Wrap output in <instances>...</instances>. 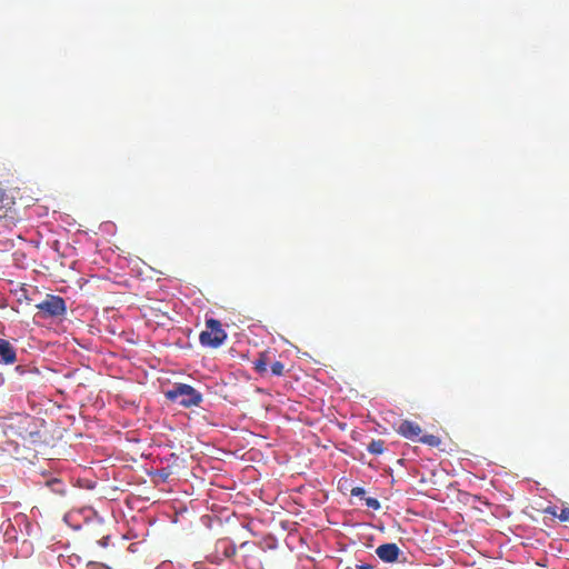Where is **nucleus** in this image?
<instances>
[{
    "mask_svg": "<svg viewBox=\"0 0 569 569\" xmlns=\"http://www.w3.org/2000/svg\"><path fill=\"white\" fill-rule=\"evenodd\" d=\"M164 395L168 400L177 402L183 408L198 407L203 400L202 395L187 383H174L172 389L166 391Z\"/></svg>",
    "mask_w": 569,
    "mask_h": 569,
    "instance_id": "obj_1",
    "label": "nucleus"
},
{
    "mask_svg": "<svg viewBox=\"0 0 569 569\" xmlns=\"http://www.w3.org/2000/svg\"><path fill=\"white\" fill-rule=\"evenodd\" d=\"M227 339V332L219 320L210 318L206 320V329L201 331L199 341L202 347L219 348Z\"/></svg>",
    "mask_w": 569,
    "mask_h": 569,
    "instance_id": "obj_2",
    "label": "nucleus"
},
{
    "mask_svg": "<svg viewBox=\"0 0 569 569\" xmlns=\"http://www.w3.org/2000/svg\"><path fill=\"white\" fill-rule=\"evenodd\" d=\"M37 308L48 317H60L66 313V301L53 295H47L46 299L37 305Z\"/></svg>",
    "mask_w": 569,
    "mask_h": 569,
    "instance_id": "obj_3",
    "label": "nucleus"
},
{
    "mask_svg": "<svg viewBox=\"0 0 569 569\" xmlns=\"http://www.w3.org/2000/svg\"><path fill=\"white\" fill-rule=\"evenodd\" d=\"M398 433L402 437L409 439V440H418L421 437V428L417 422L410 421V420H403L398 429Z\"/></svg>",
    "mask_w": 569,
    "mask_h": 569,
    "instance_id": "obj_4",
    "label": "nucleus"
},
{
    "mask_svg": "<svg viewBox=\"0 0 569 569\" xmlns=\"http://www.w3.org/2000/svg\"><path fill=\"white\" fill-rule=\"evenodd\" d=\"M377 556L385 562L398 560L400 549L396 543H383L376 549Z\"/></svg>",
    "mask_w": 569,
    "mask_h": 569,
    "instance_id": "obj_5",
    "label": "nucleus"
},
{
    "mask_svg": "<svg viewBox=\"0 0 569 569\" xmlns=\"http://www.w3.org/2000/svg\"><path fill=\"white\" fill-rule=\"evenodd\" d=\"M17 360V353L13 346L4 339L0 338V362L12 365Z\"/></svg>",
    "mask_w": 569,
    "mask_h": 569,
    "instance_id": "obj_6",
    "label": "nucleus"
},
{
    "mask_svg": "<svg viewBox=\"0 0 569 569\" xmlns=\"http://www.w3.org/2000/svg\"><path fill=\"white\" fill-rule=\"evenodd\" d=\"M545 513L551 515L562 522L569 521V508L567 507L562 508L560 512H558V508L556 506H549L545 509Z\"/></svg>",
    "mask_w": 569,
    "mask_h": 569,
    "instance_id": "obj_7",
    "label": "nucleus"
},
{
    "mask_svg": "<svg viewBox=\"0 0 569 569\" xmlns=\"http://www.w3.org/2000/svg\"><path fill=\"white\" fill-rule=\"evenodd\" d=\"M46 486L53 492L58 495H64L66 492V486L64 483L58 479V478H51L46 481Z\"/></svg>",
    "mask_w": 569,
    "mask_h": 569,
    "instance_id": "obj_8",
    "label": "nucleus"
},
{
    "mask_svg": "<svg viewBox=\"0 0 569 569\" xmlns=\"http://www.w3.org/2000/svg\"><path fill=\"white\" fill-rule=\"evenodd\" d=\"M367 450L371 455H381L385 451V441L381 439L372 440L368 445Z\"/></svg>",
    "mask_w": 569,
    "mask_h": 569,
    "instance_id": "obj_9",
    "label": "nucleus"
},
{
    "mask_svg": "<svg viewBox=\"0 0 569 569\" xmlns=\"http://www.w3.org/2000/svg\"><path fill=\"white\" fill-rule=\"evenodd\" d=\"M268 359L266 353H260L259 358L253 361V368L257 372L263 373L267 371Z\"/></svg>",
    "mask_w": 569,
    "mask_h": 569,
    "instance_id": "obj_10",
    "label": "nucleus"
},
{
    "mask_svg": "<svg viewBox=\"0 0 569 569\" xmlns=\"http://www.w3.org/2000/svg\"><path fill=\"white\" fill-rule=\"evenodd\" d=\"M419 441L430 447H438L441 443L439 437L435 435H425L419 438Z\"/></svg>",
    "mask_w": 569,
    "mask_h": 569,
    "instance_id": "obj_11",
    "label": "nucleus"
},
{
    "mask_svg": "<svg viewBox=\"0 0 569 569\" xmlns=\"http://www.w3.org/2000/svg\"><path fill=\"white\" fill-rule=\"evenodd\" d=\"M271 372L274 376L281 377L284 373V366L280 361H276L271 365Z\"/></svg>",
    "mask_w": 569,
    "mask_h": 569,
    "instance_id": "obj_12",
    "label": "nucleus"
},
{
    "mask_svg": "<svg viewBox=\"0 0 569 569\" xmlns=\"http://www.w3.org/2000/svg\"><path fill=\"white\" fill-rule=\"evenodd\" d=\"M366 505L373 510H379L381 507L379 500L371 497L366 499Z\"/></svg>",
    "mask_w": 569,
    "mask_h": 569,
    "instance_id": "obj_13",
    "label": "nucleus"
},
{
    "mask_svg": "<svg viewBox=\"0 0 569 569\" xmlns=\"http://www.w3.org/2000/svg\"><path fill=\"white\" fill-rule=\"evenodd\" d=\"M365 493H366V490L361 487H355L351 489V496L363 497Z\"/></svg>",
    "mask_w": 569,
    "mask_h": 569,
    "instance_id": "obj_14",
    "label": "nucleus"
},
{
    "mask_svg": "<svg viewBox=\"0 0 569 569\" xmlns=\"http://www.w3.org/2000/svg\"><path fill=\"white\" fill-rule=\"evenodd\" d=\"M356 569H375V568L370 563H361V565H357Z\"/></svg>",
    "mask_w": 569,
    "mask_h": 569,
    "instance_id": "obj_15",
    "label": "nucleus"
},
{
    "mask_svg": "<svg viewBox=\"0 0 569 569\" xmlns=\"http://www.w3.org/2000/svg\"><path fill=\"white\" fill-rule=\"evenodd\" d=\"M234 553H236V548L234 547H231V550L226 551L227 556H232Z\"/></svg>",
    "mask_w": 569,
    "mask_h": 569,
    "instance_id": "obj_16",
    "label": "nucleus"
},
{
    "mask_svg": "<svg viewBox=\"0 0 569 569\" xmlns=\"http://www.w3.org/2000/svg\"><path fill=\"white\" fill-rule=\"evenodd\" d=\"M4 200V193L2 190H0V204L3 202Z\"/></svg>",
    "mask_w": 569,
    "mask_h": 569,
    "instance_id": "obj_17",
    "label": "nucleus"
}]
</instances>
